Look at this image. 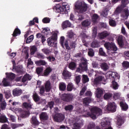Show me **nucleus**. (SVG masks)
<instances>
[{"label":"nucleus","mask_w":129,"mask_h":129,"mask_svg":"<svg viewBox=\"0 0 129 129\" xmlns=\"http://www.w3.org/2000/svg\"><path fill=\"white\" fill-rule=\"evenodd\" d=\"M106 78L107 79H112V80H113L111 87H112L113 89L116 90L118 88V84L115 81L116 78L119 79V76L117 73L115 72H108L106 74Z\"/></svg>","instance_id":"f257e3e1"},{"label":"nucleus","mask_w":129,"mask_h":129,"mask_svg":"<svg viewBox=\"0 0 129 129\" xmlns=\"http://www.w3.org/2000/svg\"><path fill=\"white\" fill-rule=\"evenodd\" d=\"M104 47L107 49V53L109 56H115L117 51V47L113 42H106L104 44Z\"/></svg>","instance_id":"f03ea898"},{"label":"nucleus","mask_w":129,"mask_h":129,"mask_svg":"<svg viewBox=\"0 0 129 129\" xmlns=\"http://www.w3.org/2000/svg\"><path fill=\"white\" fill-rule=\"evenodd\" d=\"M91 113L86 110V113L88 116H90L92 119H96V115H101L102 114V110L100 108L97 107H93L90 109Z\"/></svg>","instance_id":"7ed1b4c3"},{"label":"nucleus","mask_w":129,"mask_h":129,"mask_svg":"<svg viewBox=\"0 0 129 129\" xmlns=\"http://www.w3.org/2000/svg\"><path fill=\"white\" fill-rule=\"evenodd\" d=\"M123 11V7H122V5H121L120 6H118L116 10L115 11V14L116 15H118V14H121V17L122 18L123 20H126L127 18H128L129 16V11L128 9L127 8H125Z\"/></svg>","instance_id":"20e7f679"},{"label":"nucleus","mask_w":129,"mask_h":129,"mask_svg":"<svg viewBox=\"0 0 129 129\" xmlns=\"http://www.w3.org/2000/svg\"><path fill=\"white\" fill-rule=\"evenodd\" d=\"M76 9L78 10L80 13H85L87 11V8L88 6L84 1H78L76 3L75 5Z\"/></svg>","instance_id":"39448f33"},{"label":"nucleus","mask_w":129,"mask_h":129,"mask_svg":"<svg viewBox=\"0 0 129 129\" xmlns=\"http://www.w3.org/2000/svg\"><path fill=\"white\" fill-rule=\"evenodd\" d=\"M58 37V35L57 33H54L52 34V36L48 38L47 40V44L48 46H52L54 45V43H55V41L57 40V38Z\"/></svg>","instance_id":"423d86ee"},{"label":"nucleus","mask_w":129,"mask_h":129,"mask_svg":"<svg viewBox=\"0 0 129 129\" xmlns=\"http://www.w3.org/2000/svg\"><path fill=\"white\" fill-rule=\"evenodd\" d=\"M106 108L109 111L115 112L116 111V104L113 102H108Z\"/></svg>","instance_id":"0eeeda50"},{"label":"nucleus","mask_w":129,"mask_h":129,"mask_svg":"<svg viewBox=\"0 0 129 129\" xmlns=\"http://www.w3.org/2000/svg\"><path fill=\"white\" fill-rule=\"evenodd\" d=\"M60 43L62 47V48H64V46L66 49L68 50H70V46H69V44L68 43V41L66 40L65 41V37L64 36L60 37Z\"/></svg>","instance_id":"6e6552de"},{"label":"nucleus","mask_w":129,"mask_h":129,"mask_svg":"<svg viewBox=\"0 0 129 129\" xmlns=\"http://www.w3.org/2000/svg\"><path fill=\"white\" fill-rule=\"evenodd\" d=\"M80 68L84 71H86L87 70V60L84 57L82 58L81 63L79 64Z\"/></svg>","instance_id":"1a4fd4ad"},{"label":"nucleus","mask_w":129,"mask_h":129,"mask_svg":"<svg viewBox=\"0 0 129 129\" xmlns=\"http://www.w3.org/2000/svg\"><path fill=\"white\" fill-rule=\"evenodd\" d=\"M73 96L70 94H63L61 97V99L64 101H67L69 102L71 100H72Z\"/></svg>","instance_id":"9d476101"},{"label":"nucleus","mask_w":129,"mask_h":129,"mask_svg":"<svg viewBox=\"0 0 129 129\" xmlns=\"http://www.w3.org/2000/svg\"><path fill=\"white\" fill-rule=\"evenodd\" d=\"M53 118L57 122H60V121L64 120V115L61 113H57L54 116Z\"/></svg>","instance_id":"9b49d317"},{"label":"nucleus","mask_w":129,"mask_h":129,"mask_svg":"<svg viewBox=\"0 0 129 129\" xmlns=\"http://www.w3.org/2000/svg\"><path fill=\"white\" fill-rule=\"evenodd\" d=\"M67 35L69 39L71 40H75L76 41V34L72 30H70L67 32Z\"/></svg>","instance_id":"f8f14e48"},{"label":"nucleus","mask_w":129,"mask_h":129,"mask_svg":"<svg viewBox=\"0 0 129 129\" xmlns=\"http://www.w3.org/2000/svg\"><path fill=\"white\" fill-rule=\"evenodd\" d=\"M30 122L33 126H37V125H39L40 124V122L38 121V119H37V117L33 116L32 117Z\"/></svg>","instance_id":"ddd939ff"},{"label":"nucleus","mask_w":129,"mask_h":129,"mask_svg":"<svg viewBox=\"0 0 129 129\" xmlns=\"http://www.w3.org/2000/svg\"><path fill=\"white\" fill-rule=\"evenodd\" d=\"M100 81H104V77L102 76H99L97 77L96 78L94 79V80L93 81L92 83L94 84V85H97Z\"/></svg>","instance_id":"4468645a"},{"label":"nucleus","mask_w":129,"mask_h":129,"mask_svg":"<svg viewBox=\"0 0 129 129\" xmlns=\"http://www.w3.org/2000/svg\"><path fill=\"white\" fill-rule=\"evenodd\" d=\"M32 77H33L31 75H30L27 74L23 77V78L22 79V81L23 83L27 82V81L28 83V81H29L30 80H31V79H32Z\"/></svg>","instance_id":"2eb2a0df"},{"label":"nucleus","mask_w":129,"mask_h":129,"mask_svg":"<svg viewBox=\"0 0 129 129\" xmlns=\"http://www.w3.org/2000/svg\"><path fill=\"white\" fill-rule=\"evenodd\" d=\"M54 10H55L56 13H60V14H65L64 13V8L59 5H57L55 8Z\"/></svg>","instance_id":"dca6fc26"},{"label":"nucleus","mask_w":129,"mask_h":129,"mask_svg":"<svg viewBox=\"0 0 129 129\" xmlns=\"http://www.w3.org/2000/svg\"><path fill=\"white\" fill-rule=\"evenodd\" d=\"M95 94L97 98H100L102 94H103V90H102V89L98 88L95 92Z\"/></svg>","instance_id":"f3484780"},{"label":"nucleus","mask_w":129,"mask_h":129,"mask_svg":"<svg viewBox=\"0 0 129 129\" xmlns=\"http://www.w3.org/2000/svg\"><path fill=\"white\" fill-rule=\"evenodd\" d=\"M98 36H99V38H100V39L102 40L104 39V38H106L107 36H109V33L107 31H104L101 33H99L98 34Z\"/></svg>","instance_id":"a211bd4d"},{"label":"nucleus","mask_w":129,"mask_h":129,"mask_svg":"<svg viewBox=\"0 0 129 129\" xmlns=\"http://www.w3.org/2000/svg\"><path fill=\"white\" fill-rule=\"evenodd\" d=\"M123 39H124V37L122 35H119L117 38V42L119 45L121 47L123 46L124 43H123Z\"/></svg>","instance_id":"6ab92c4d"},{"label":"nucleus","mask_w":129,"mask_h":129,"mask_svg":"<svg viewBox=\"0 0 129 129\" xmlns=\"http://www.w3.org/2000/svg\"><path fill=\"white\" fill-rule=\"evenodd\" d=\"M120 106L122 110L125 111L128 109V106L127 104H126V103H125V102L124 100L120 102Z\"/></svg>","instance_id":"aec40b11"},{"label":"nucleus","mask_w":129,"mask_h":129,"mask_svg":"<svg viewBox=\"0 0 129 129\" xmlns=\"http://www.w3.org/2000/svg\"><path fill=\"white\" fill-rule=\"evenodd\" d=\"M32 106H33V104L31 102L29 103L25 102L23 103V108H26V109H31Z\"/></svg>","instance_id":"412c9836"},{"label":"nucleus","mask_w":129,"mask_h":129,"mask_svg":"<svg viewBox=\"0 0 129 129\" xmlns=\"http://www.w3.org/2000/svg\"><path fill=\"white\" fill-rule=\"evenodd\" d=\"M62 75L65 79H68L71 77V73L66 70H64L62 72Z\"/></svg>","instance_id":"4be33fe9"},{"label":"nucleus","mask_w":129,"mask_h":129,"mask_svg":"<svg viewBox=\"0 0 129 129\" xmlns=\"http://www.w3.org/2000/svg\"><path fill=\"white\" fill-rule=\"evenodd\" d=\"M83 125V122L79 121L74 124V128L73 129H80Z\"/></svg>","instance_id":"5701e85b"},{"label":"nucleus","mask_w":129,"mask_h":129,"mask_svg":"<svg viewBox=\"0 0 129 129\" xmlns=\"http://www.w3.org/2000/svg\"><path fill=\"white\" fill-rule=\"evenodd\" d=\"M22 90L20 89H15L13 90V94L14 96H19L22 93Z\"/></svg>","instance_id":"b1692460"},{"label":"nucleus","mask_w":129,"mask_h":129,"mask_svg":"<svg viewBox=\"0 0 129 129\" xmlns=\"http://www.w3.org/2000/svg\"><path fill=\"white\" fill-rule=\"evenodd\" d=\"M61 27L62 29H66L68 27H71V23L69 21L67 20L62 23Z\"/></svg>","instance_id":"393cba45"},{"label":"nucleus","mask_w":129,"mask_h":129,"mask_svg":"<svg viewBox=\"0 0 129 129\" xmlns=\"http://www.w3.org/2000/svg\"><path fill=\"white\" fill-rule=\"evenodd\" d=\"M45 89L46 92H49L51 90V83H50V81H47L45 82Z\"/></svg>","instance_id":"a878e982"},{"label":"nucleus","mask_w":129,"mask_h":129,"mask_svg":"<svg viewBox=\"0 0 129 129\" xmlns=\"http://www.w3.org/2000/svg\"><path fill=\"white\" fill-rule=\"evenodd\" d=\"M35 64H37V66H45L47 65V63L44 60H39L35 61Z\"/></svg>","instance_id":"bb28decb"},{"label":"nucleus","mask_w":129,"mask_h":129,"mask_svg":"<svg viewBox=\"0 0 129 129\" xmlns=\"http://www.w3.org/2000/svg\"><path fill=\"white\" fill-rule=\"evenodd\" d=\"M9 80H9L8 78H6L5 79L4 78L3 81H2V84L3 86H9L10 84H11Z\"/></svg>","instance_id":"cd10ccee"},{"label":"nucleus","mask_w":129,"mask_h":129,"mask_svg":"<svg viewBox=\"0 0 129 129\" xmlns=\"http://www.w3.org/2000/svg\"><path fill=\"white\" fill-rule=\"evenodd\" d=\"M68 91H72V90H76V88H74V85H73V84L72 83H70L68 84L67 88Z\"/></svg>","instance_id":"c85d7f7f"},{"label":"nucleus","mask_w":129,"mask_h":129,"mask_svg":"<svg viewBox=\"0 0 129 129\" xmlns=\"http://www.w3.org/2000/svg\"><path fill=\"white\" fill-rule=\"evenodd\" d=\"M82 25L83 27H88L91 25V21L89 20H86L82 23Z\"/></svg>","instance_id":"c756f323"},{"label":"nucleus","mask_w":129,"mask_h":129,"mask_svg":"<svg viewBox=\"0 0 129 129\" xmlns=\"http://www.w3.org/2000/svg\"><path fill=\"white\" fill-rule=\"evenodd\" d=\"M40 118L42 120H47L48 119V115L46 113L42 112L40 115Z\"/></svg>","instance_id":"7c9ffc66"},{"label":"nucleus","mask_w":129,"mask_h":129,"mask_svg":"<svg viewBox=\"0 0 129 129\" xmlns=\"http://www.w3.org/2000/svg\"><path fill=\"white\" fill-rule=\"evenodd\" d=\"M51 71H52V69H51L50 67H47L44 72V73H43L44 76H48V75H49V74L51 73Z\"/></svg>","instance_id":"2f4dec72"},{"label":"nucleus","mask_w":129,"mask_h":129,"mask_svg":"<svg viewBox=\"0 0 129 129\" xmlns=\"http://www.w3.org/2000/svg\"><path fill=\"white\" fill-rule=\"evenodd\" d=\"M22 48H23L22 50V52L23 53H24L26 55L25 58L28 59L29 58V53H28V47L23 46Z\"/></svg>","instance_id":"473e14b6"},{"label":"nucleus","mask_w":129,"mask_h":129,"mask_svg":"<svg viewBox=\"0 0 129 129\" xmlns=\"http://www.w3.org/2000/svg\"><path fill=\"white\" fill-rule=\"evenodd\" d=\"M90 102H91V98L90 97L85 98L83 100V103L84 105H88Z\"/></svg>","instance_id":"72a5a7b5"},{"label":"nucleus","mask_w":129,"mask_h":129,"mask_svg":"<svg viewBox=\"0 0 129 129\" xmlns=\"http://www.w3.org/2000/svg\"><path fill=\"white\" fill-rule=\"evenodd\" d=\"M100 67L101 69L104 70V71H106V70H107V69H108L109 68L108 65H107V64L105 62H103L101 63Z\"/></svg>","instance_id":"f704fd0d"},{"label":"nucleus","mask_w":129,"mask_h":129,"mask_svg":"<svg viewBox=\"0 0 129 129\" xmlns=\"http://www.w3.org/2000/svg\"><path fill=\"white\" fill-rule=\"evenodd\" d=\"M8 121V118L5 115H2L0 116V122H2L3 123L5 122H7Z\"/></svg>","instance_id":"c9c22d12"},{"label":"nucleus","mask_w":129,"mask_h":129,"mask_svg":"<svg viewBox=\"0 0 129 129\" xmlns=\"http://www.w3.org/2000/svg\"><path fill=\"white\" fill-rule=\"evenodd\" d=\"M89 36L87 35L86 34L84 33V32H82L80 35V37L82 38L83 43H85V40L84 39H86L88 38Z\"/></svg>","instance_id":"e433bc0d"},{"label":"nucleus","mask_w":129,"mask_h":129,"mask_svg":"<svg viewBox=\"0 0 129 129\" xmlns=\"http://www.w3.org/2000/svg\"><path fill=\"white\" fill-rule=\"evenodd\" d=\"M19 35H21V30H20L19 28H16L13 32V36L14 37H17V36H19Z\"/></svg>","instance_id":"4c0bfd02"},{"label":"nucleus","mask_w":129,"mask_h":129,"mask_svg":"<svg viewBox=\"0 0 129 129\" xmlns=\"http://www.w3.org/2000/svg\"><path fill=\"white\" fill-rule=\"evenodd\" d=\"M33 98L35 102H38L40 100V97L38 96V94L36 92L33 93Z\"/></svg>","instance_id":"58836bf2"},{"label":"nucleus","mask_w":129,"mask_h":129,"mask_svg":"<svg viewBox=\"0 0 129 129\" xmlns=\"http://www.w3.org/2000/svg\"><path fill=\"white\" fill-rule=\"evenodd\" d=\"M37 51V47L35 46H31L30 47V53L31 55H34Z\"/></svg>","instance_id":"ea45409f"},{"label":"nucleus","mask_w":129,"mask_h":129,"mask_svg":"<svg viewBox=\"0 0 129 129\" xmlns=\"http://www.w3.org/2000/svg\"><path fill=\"white\" fill-rule=\"evenodd\" d=\"M91 47L92 48H97L99 47V42H97L96 40L93 41L91 44Z\"/></svg>","instance_id":"a19ab883"},{"label":"nucleus","mask_w":129,"mask_h":129,"mask_svg":"<svg viewBox=\"0 0 129 129\" xmlns=\"http://www.w3.org/2000/svg\"><path fill=\"white\" fill-rule=\"evenodd\" d=\"M6 75H7V78L10 80H13V79H15V76L14 73H10L9 74L6 73Z\"/></svg>","instance_id":"79ce46f5"},{"label":"nucleus","mask_w":129,"mask_h":129,"mask_svg":"<svg viewBox=\"0 0 129 129\" xmlns=\"http://www.w3.org/2000/svg\"><path fill=\"white\" fill-rule=\"evenodd\" d=\"M59 88L60 90L64 91L66 89V85L63 82L60 83L59 84Z\"/></svg>","instance_id":"37998d69"},{"label":"nucleus","mask_w":129,"mask_h":129,"mask_svg":"<svg viewBox=\"0 0 129 129\" xmlns=\"http://www.w3.org/2000/svg\"><path fill=\"white\" fill-rule=\"evenodd\" d=\"M23 125H24L23 123H21V124L12 123V124H11V127H12V128H13V129L18 128V127H20V126H23Z\"/></svg>","instance_id":"c03bdc74"},{"label":"nucleus","mask_w":129,"mask_h":129,"mask_svg":"<svg viewBox=\"0 0 129 129\" xmlns=\"http://www.w3.org/2000/svg\"><path fill=\"white\" fill-rule=\"evenodd\" d=\"M69 68L71 70H74L76 68V63L74 62H70L69 65Z\"/></svg>","instance_id":"a18cd8bd"},{"label":"nucleus","mask_w":129,"mask_h":129,"mask_svg":"<svg viewBox=\"0 0 129 129\" xmlns=\"http://www.w3.org/2000/svg\"><path fill=\"white\" fill-rule=\"evenodd\" d=\"M30 115V112L29 111H23L21 113V116L22 117H27Z\"/></svg>","instance_id":"49530a36"},{"label":"nucleus","mask_w":129,"mask_h":129,"mask_svg":"<svg viewBox=\"0 0 129 129\" xmlns=\"http://www.w3.org/2000/svg\"><path fill=\"white\" fill-rule=\"evenodd\" d=\"M98 19V15L97 14H94L93 16L92 17V21L94 23V24H95L97 22V19Z\"/></svg>","instance_id":"de8ad7c7"},{"label":"nucleus","mask_w":129,"mask_h":129,"mask_svg":"<svg viewBox=\"0 0 129 129\" xmlns=\"http://www.w3.org/2000/svg\"><path fill=\"white\" fill-rule=\"evenodd\" d=\"M82 81L83 83H87V82L89 81V78H88V77L87 75H83Z\"/></svg>","instance_id":"09e8293b"},{"label":"nucleus","mask_w":129,"mask_h":129,"mask_svg":"<svg viewBox=\"0 0 129 129\" xmlns=\"http://www.w3.org/2000/svg\"><path fill=\"white\" fill-rule=\"evenodd\" d=\"M33 40H34V35H31L26 40L27 44H30L31 42L33 41Z\"/></svg>","instance_id":"8fccbe9b"},{"label":"nucleus","mask_w":129,"mask_h":129,"mask_svg":"<svg viewBox=\"0 0 129 129\" xmlns=\"http://www.w3.org/2000/svg\"><path fill=\"white\" fill-rule=\"evenodd\" d=\"M42 33L44 34L45 36H47V35L50 33V29L49 28H45L42 30Z\"/></svg>","instance_id":"3c124183"},{"label":"nucleus","mask_w":129,"mask_h":129,"mask_svg":"<svg viewBox=\"0 0 129 129\" xmlns=\"http://www.w3.org/2000/svg\"><path fill=\"white\" fill-rule=\"evenodd\" d=\"M95 127V123L93 122H91L88 125L87 129H94Z\"/></svg>","instance_id":"603ef678"},{"label":"nucleus","mask_w":129,"mask_h":129,"mask_svg":"<svg viewBox=\"0 0 129 129\" xmlns=\"http://www.w3.org/2000/svg\"><path fill=\"white\" fill-rule=\"evenodd\" d=\"M97 34V27H94L93 29V34H92V36L93 38H95V37H96Z\"/></svg>","instance_id":"864d4df0"},{"label":"nucleus","mask_w":129,"mask_h":129,"mask_svg":"<svg viewBox=\"0 0 129 129\" xmlns=\"http://www.w3.org/2000/svg\"><path fill=\"white\" fill-rule=\"evenodd\" d=\"M16 70L18 73H22L23 72V66H18Z\"/></svg>","instance_id":"5fc2aeb1"},{"label":"nucleus","mask_w":129,"mask_h":129,"mask_svg":"<svg viewBox=\"0 0 129 129\" xmlns=\"http://www.w3.org/2000/svg\"><path fill=\"white\" fill-rule=\"evenodd\" d=\"M111 96H112V94L110 93H106L104 95V99H109Z\"/></svg>","instance_id":"6e6d98bb"},{"label":"nucleus","mask_w":129,"mask_h":129,"mask_svg":"<svg viewBox=\"0 0 129 129\" xmlns=\"http://www.w3.org/2000/svg\"><path fill=\"white\" fill-rule=\"evenodd\" d=\"M108 9H105L101 13V16H103V17H107V15H108Z\"/></svg>","instance_id":"4d7b16f0"},{"label":"nucleus","mask_w":129,"mask_h":129,"mask_svg":"<svg viewBox=\"0 0 129 129\" xmlns=\"http://www.w3.org/2000/svg\"><path fill=\"white\" fill-rule=\"evenodd\" d=\"M5 94V97L6 98H10L12 96V94H11V91H7L4 92Z\"/></svg>","instance_id":"13d9d810"},{"label":"nucleus","mask_w":129,"mask_h":129,"mask_svg":"<svg viewBox=\"0 0 129 129\" xmlns=\"http://www.w3.org/2000/svg\"><path fill=\"white\" fill-rule=\"evenodd\" d=\"M64 9V14H68V11L70 10V6L68 5V4H67V5L63 7Z\"/></svg>","instance_id":"bf43d9fd"},{"label":"nucleus","mask_w":129,"mask_h":129,"mask_svg":"<svg viewBox=\"0 0 129 129\" xmlns=\"http://www.w3.org/2000/svg\"><path fill=\"white\" fill-rule=\"evenodd\" d=\"M65 109L66 110H68L69 111H72L73 110V105H69L65 107Z\"/></svg>","instance_id":"052dcab7"},{"label":"nucleus","mask_w":129,"mask_h":129,"mask_svg":"<svg viewBox=\"0 0 129 129\" xmlns=\"http://www.w3.org/2000/svg\"><path fill=\"white\" fill-rule=\"evenodd\" d=\"M88 54L90 57H93L94 56V51H93V49L90 48L89 49Z\"/></svg>","instance_id":"680f3d73"},{"label":"nucleus","mask_w":129,"mask_h":129,"mask_svg":"<svg viewBox=\"0 0 129 129\" xmlns=\"http://www.w3.org/2000/svg\"><path fill=\"white\" fill-rule=\"evenodd\" d=\"M109 23L110 26H111V27H115V26H116V23H115V21L112 19L109 20Z\"/></svg>","instance_id":"e2e57ef3"},{"label":"nucleus","mask_w":129,"mask_h":129,"mask_svg":"<svg viewBox=\"0 0 129 129\" xmlns=\"http://www.w3.org/2000/svg\"><path fill=\"white\" fill-rule=\"evenodd\" d=\"M122 124H123V120L121 118H118L117 120V125L120 126Z\"/></svg>","instance_id":"0e129e2a"},{"label":"nucleus","mask_w":129,"mask_h":129,"mask_svg":"<svg viewBox=\"0 0 129 129\" xmlns=\"http://www.w3.org/2000/svg\"><path fill=\"white\" fill-rule=\"evenodd\" d=\"M121 32L124 36L127 37V33L126 32V31H125V28L123 26L121 28Z\"/></svg>","instance_id":"69168bd1"},{"label":"nucleus","mask_w":129,"mask_h":129,"mask_svg":"<svg viewBox=\"0 0 129 129\" xmlns=\"http://www.w3.org/2000/svg\"><path fill=\"white\" fill-rule=\"evenodd\" d=\"M119 97H120V93H114V95H113L114 99L116 100V99H118V98H119Z\"/></svg>","instance_id":"338daca9"},{"label":"nucleus","mask_w":129,"mask_h":129,"mask_svg":"<svg viewBox=\"0 0 129 129\" xmlns=\"http://www.w3.org/2000/svg\"><path fill=\"white\" fill-rule=\"evenodd\" d=\"M122 66L124 68H128V67H129V62H128V61H124V62H123Z\"/></svg>","instance_id":"774afa93"}]
</instances>
